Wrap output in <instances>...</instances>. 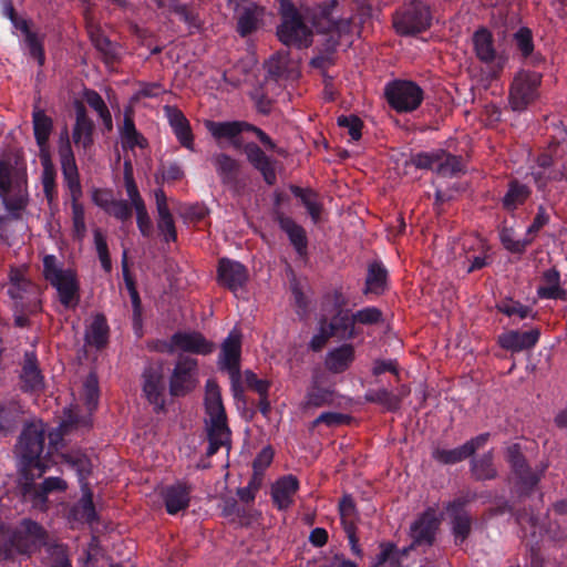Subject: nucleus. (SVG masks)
I'll return each instance as SVG.
<instances>
[{
	"mask_svg": "<svg viewBox=\"0 0 567 567\" xmlns=\"http://www.w3.org/2000/svg\"><path fill=\"white\" fill-rule=\"evenodd\" d=\"M120 136L124 150H134L135 147L143 148L146 146V140L136 131L133 120L127 115L124 117Z\"/></svg>",
	"mask_w": 567,
	"mask_h": 567,
	"instance_id": "nucleus-45",
	"label": "nucleus"
},
{
	"mask_svg": "<svg viewBox=\"0 0 567 567\" xmlns=\"http://www.w3.org/2000/svg\"><path fill=\"white\" fill-rule=\"evenodd\" d=\"M540 84V74L536 72H520L512 84L509 102L514 111H523L537 96Z\"/></svg>",
	"mask_w": 567,
	"mask_h": 567,
	"instance_id": "nucleus-13",
	"label": "nucleus"
},
{
	"mask_svg": "<svg viewBox=\"0 0 567 567\" xmlns=\"http://www.w3.org/2000/svg\"><path fill=\"white\" fill-rule=\"evenodd\" d=\"M45 425L42 421L27 424L19 437L17 454L21 477L19 486L23 499L34 508H43L47 504L48 494L54 491H65L66 482L60 477H48L41 484L34 480L41 477L49 464L41 456L44 446Z\"/></svg>",
	"mask_w": 567,
	"mask_h": 567,
	"instance_id": "nucleus-1",
	"label": "nucleus"
},
{
	"mask_svg": "<svg viewBox=\"0 0 567 567\" xmlns=\"http://www.w3.org/2000/svg\"><path fill=\"white\" fill-rule=\"evenodd\" d=\"M14 29L21 31L25 37V43L28 45L30 54L38 61L39 65L44 63V52L40 40L37 34L30 31L28 20L16 17L11 20Z\"/></svg>",
	"mask_w": 567,
	"mask_h": 567,
	"instance_id": "nucleus-38",
	"label": "nucleus"
},
{
	"mask_svg": "<svg viewBox=\"0 0 567 567\" xmlns=\"http://www.w3.org/2000/svg\"><path fill=\"white\" fill-rule=\"evenodd\" d=\"M528 196L529 189L525 185L514 182L509 185L503 204L507 209H515L518 205L523 204Z\"/></svg>",
	"mask_w": 567,
	"mask_h": 567,
	"instance_id": "nucleus-51",
	"label": "nucleus"
},
{
	"mask_svg": "<svg viewBox=\"0 0 567 567\" xmlns=\"http://www.w3.org/2000/svg\"><path fill=\"white\" fill-rule=\"evenodd\" d=\"M43 275L56 289L59 300L65 308H74L78 305L80 287L73 269L65 268L54 255H45Z\"/></svg>",
	"mask_w": 567,
	"mask_h": 567,
	"instance_id": "nucleus-7",
	"label": "nucleus"
},
{
	"mask_svg": "<svg viewBox=\"0 0 567 567\" xmlns=\"http://www.w3.org/2000/svg\"><path fill=\"white\" fill-rule=\"evenodd\" d=\"M412 163L417 168H430L441 176H452L462 168L457 156L445 153L442 150L417 153L412 157Z\"/></svg>",
	"mask_w": 567,
	"mask_h": 567,
	"instance_id": "nucleus-11",
	"label": "nucleus"
},
{
	"mask_svg": "<svg viewBox=\"0 0 567 567\" xmlns=\"http://www.w3.org/2000/svg\"><path fill=\"white\" fill-rule=\"evenodd\" d=\"M240 357H241V333L233 329L223 341L218 357V367L227 371L231 381L234 395L241 392L240 388Z\"/></svg>",
	"mask_w": 567,
	"mask_h": 567,
	"instance_id": "nucleus-8",
	"label": "nucleus"
},
{
	"mask_svg": "<svg viewBox=\"0 0 567 567\" xmlns=\"http://www.w3.org/2000/svg\"><path fill=\"white\" fill-rule=\"evenodd\" d=\"M172 347L185 352L206 355L214 350V343L199 332H177L172 337Z\"/></svg>",
	"mask_w": 567,
	"mask_h": 567,
	"instance_id": "nucleus-19",
	"label": "nucleus"
},
{
	"mask_svg": "<svg viewBox=\"0 0 567 567\" xmlns=\"http://www.w3.org/2000/svg\"><path fill=\"white\" fill-rule=\"evenodd\" d=\"M124 184L127 198L136 213L137 227L143 236H150L152 233V220L146 210L145 203L140 195L136 183L133 177L130 162H125Z\"/></svg>",
	"mask_w": 567,
	"mask_h": 567,
	"instance_id": "nucleus-16",
	"label": "nucleus"
},
{
	"mask_svg": "<svg viewBox=\"0 0 567 567\" xmlns=\"http://www.w3.org/2000/svg\"><path fill=\"white\" fill-rule=\"evenodd\" d=\"M197 384V361L188 357H181L174 368L169 381L173 395H184Z\"/></svg>",
	"mask_w": 567,
	"mask_h": 567,
	"instance_id": "nucleus-15",
	"label": "nucleus"
},
{
	"mask_svg": "<svg viewBox=\"0 0 567 567\" xmlns=\"http://www.w3.org/2000/svg\"><path fill=\"white\" fill-rule=\"evenodd\" d=\"M21 379L27 391H39L43 388V377L37 365L33 352H27L22 368Z\"/></svg>",
	"mask_w": 567,
	"mask_h": 567,
	"instance_id": "nucleus-35",
	"label": "nucleus"
},
{
	"mask_svg": "<svg viewBox=\"0 0 567 567\" xmlns=\"http://www.w3.org/2000/svg\"><path fill=\"white\" fill-rule=\"evenodd\" d=\"M537 295L543 299H563L565 297V291L560 288V276L556 269L551 268L543 274Z\"/></svg>",
	"mask_w": 567,
	"mask_h": 567,
	"instance_id": "nucleus-37",
	"label": "nucleus"
},
{
	"mask_svg": "<svg viewBox=\"0 0 567 567\" xmlns=\"http://www.w3.org/2000/svg\"><path fill=\"white\" fill-rule=\"evenodd\" d=\"M218 280L223 286L236 291L246 282L247 270L238 261L221 259L218 266Z\"/></svg>",
	"mask_w": 567,
	"mask_h": 567,
	"instance_id": "nucleus-22",
	"label": "nucleus"
},
{
	"mask_svg": "<svg viewBox=\"0 0 567 567\" xmlns=\"http://www.w3.org/2000/svg\"><path fill=\"white\" fill-rule=\"evenodd\" d=\"M463 502L457 499L447 506V513L452 517V532L456 544H462L471 532L472 519L463 509Z\"/></svg>",
	"mask_w": 567,
	"mask_h": 567,
	"instance_id": "nucleus-27",
	"label": "nucleus"
},
{
	"mask_svg": "<svg viewBox=\"0 0 567 567\" xmlns=\"http://www.w3.org/2000/svg\"><path fill=\"white\" fill-rule=\"evenodd\" d=\"M386 269L380 262H373L369 266L364 293L381 295L386 287Z\"/></svg>",
	"mask_w": 567,
	"mask_h": 567,
	"instance_id": "nucleus-41",
	"label": "nucleus"
},
{
	"mask_svg": "<svg viewBox=\"0 0 567 567\" xmlns=\"http://www.w3.org/2000/svg\"><path fill=\"white\" fill-rule=\"evenodd\" d=\"M431 23L429 8L416 2L403 13L396 14L393 20L394 28L400 34H415L426 30Z\"/></svg>",
	"mask_w": 567,
	"mask_h": 567,
	"instance_id": "nucleus-14",
	"label": "nucleus"
},
{
	"mask_svg": "<svg viewBox=\"0 0 567 567\" xmlns=\"http://www.w3.org/2000/svg\"><path fill=\"white\" fill-rule=\"evenodd\" d=\"M109 327L103 316L96 315L92 318L85 332V340L96 348L103 347L107 341Z\"/></svg>",
	"mask_w": 567,
	"mask_h": 567,
	"instance_id": "nucleus-42",
	"label": "nucleus"
},
{
	"mask_svg": "<svg viewBox=\"0 0 567 567\" xmlns=\"http://www.w3.org/2000/svg\"><path fill=\"white\" fill-rule=\"evenodd\" d=\"M440 519L436 511L426 509L411 526V535L416 544H432Z\"/></svg>",
	"mask_w": 567,
	"mask_h": 567,
	"instance_id": "nucleus-20",
	"label": "nucleus"
},
{
	"mask_svg": "<svg viewBox=\"0 0 567 567\" xmlns=\"http://www.w3.org/2000/svg\"><path fill=\"white\" fill-rule=\"evenodd\" d=\"M497 309L508 317L518 316L520 319L526 318L530 311L528 307L511 299L501 301Z\"/></svg>",
	"mask_w": 567,
	"mask_h": 567,
	"instance_id": "nucleus-59",
	"label": "nucleus"
},
{
	"mask_svg": "<svg viewBox=\"0 0 567 567\" xmlns=\"http://www.w3.org/2000/svg\"><path fill=\"white\" fill-rule=\"evenodd\" d=\"M280 12L282 22L278 27L277 34L279 40L286 45L308 47L311 43L312 28L317 32L332 33L341 35L350 27L349 20L336 21L327 10H305L302 13L297 11L289 0L280 1ZM333 38V35H331Z\"/></svg>",
	"mask_w": 567,
	"mask_h": 567,
	"instance_id": "nucleus-2",
	"label": "nucleus"
},
{
	"mask_svg": "<svg viewBox=\"0 0 567 567\" xmlns=\"http://www.w3.org/2000/svg\"><path fill=\"white\" fill-rule=\"evenodd\" d=\"M274 452L270 447H265L254 461L255 480L259 478L264 471L271 464Z\"/></svg>",
	"mask_w": 567,
	"mask_h": 567,
	"instance_id": "nucleus-62",
	"label": "nucleus"
},
{
	"mask_svg": "<svg viewBox=\"0 0 567 567\" xmlns=\"http://www.w3.org/2000/svg\"><path fill=\"white\" fill-rule=\"evenodd\" d=\"M539 339V331L533 329L525 332L508 331L498 337V343L503 349L519 352L533 348Z\"/></svg>",
	"mask_w": 567,
	"mask_h": 567,
	"instance_id": "nucleus-24",
	"label": "nucleus"
},
{
	"mask_svg": "<svg viewBox=\"0 0 567 567\" xmlns=\"http://www.w3.org/2000/svg\"><path fill=\"white\" fill-rule=\"evenodd\" d=\"M155 202L158 214V231L163 236L165 241H175L177 237L175 223L168 208L167 197L163 189L155 190Z\"/></svg>",
	"mask_w": 567,
	"mask_h": 567,
	"instance_id": "nucleus-23",
	"label": "nucleus"
},
{
	"mask_svg": "<svg viewBox=\"0 0 567 567\" xmlns=\"http://www.w3.org/2000/svg\"><path fill=\"white\" fill-rule=\"evenodd\" d=\"M216 171L224 183H230L236 178L238 164L228 155L218 154L213 157Z\"/></svg>",
	"mask_w": 567,
	"mask_h": 567,
	"instance_id": "nucleus-48",
	"label": "nucleus"
},
{
	"mask_svg": "<svg viewBox=\"0 0 567 567\" xmlns=\"http://www.w3.org/2000/svg\"><path fill=\"white\" fill-rule=\"evenodd\" d=\"M488 433L480 434L458 447L452 450H436L434 451L433 456L441 463L455 464L467 458L474 454L476 450L483 447L488 441Z\"/></svg>",
	"mask_w": 567,
	"mask_h": 567,
	"instance_id": "nucleus-18",
	"label": "nucleus"
},
{
	"mask_svg": "<svg viewBox=\"0 0 567 567\" xmlns=\"http://www.w3.org/2000/svg\"><path fill=\"white\" fill-rule=\"evenodd\" d=\"M338 124L340 127L347 128L351 141H359L361 137L362 122L354 115L339 116Z\"/></svg>",
	"mask_w": 567,
	"mask_h": 567,
	"instance_id": "nucleus-58",
	"label": "nucleus"
},
{
	"mask_svg": "<svg viewBox=\"0 0 567 567\" xmlns=\"http://www.w3.org/2000/svg\"><path fill=\"white\" fill-rule=\"evenodd\" d=\"M165 381L159 368H147L143 373V393L156 410L165 405Z\"/></svg>",
	"mask_w": 567,
	"mask_h": 567,
	"instance_id": "nucleus-17",
	"label": "nucleus"
},
{
	"mask_svg": "<svg viewBox=\"0 0 567 567\" xmlns=\"http://www.w3.org/2000/svg\"><path fill=\"white\" fill-rule=\"evenodd\" d=\"M474 50L477 58L485 63L496 62L498 66H502L504 59L502 55L496 53L493 43V37L486 29L476 31L473 35Z\"/></svg>",
	"mask_w": 567,
	"mask_h": 567,
	"instance_id": "nucleus-26",
	"label": "nucleus"
},
{
	"mask_svg": "<svg viewBox=\"0 0 567 567\" xmlns=\"http://www.w3.org/2000/svg\"><path fill=\"white\" fill-rule=\"evenodd\" d=\"M43 172H42V184L43 190L45 193L47 198L51 202L53 199L54 194V171L50 165V161H45L44 157H41Z\"/></svg>",
	"mask_w": 567,
	"mask_h": 567,
	"instance_id": "nucleus-60",
	"label": "nucleus"
},
{
	"mask_svg": "<svg viewBox=\"0 0 567 567\" xmlns=\"http://www.w3.org/2000/svg\"><path fill=\"white\" fill-rule=\"evenodd\" d=\"M354 360V348L351 344H341L327 352L324 365L332 373L346 371Z\"/></svg>",
	"mask_w": 567,
	"mask_h": 567,
	"instance_id": "nucleus-30",
	"label": "nucleus"
},
{
	"mask_svg": "<svg viewBox=\"0 0 567 567\" xmlns=\"http://www.w3.org/2000/svg\"><path fill=\"white\" fill-rule=\"evenodd\" d=\"M507 460L513 468L516 489L520 494H525L532 491L547 467L544 465L539 472L532 471L525 464V460L522 456L519 446L517 444H514L507 449Z\"/></svg>",
	"mask_w": 567,
	"mask_h": 567,
	"instance_id": "nucleus-12",
	"label": "nucleus"
},
{
	"mask_svg": "<svg viewBox=\"0 0 567 567\" xmlns=\"http://www.w3.org/2000/svg\"><path fill=\"white\" fill-rule=\"evenodd\" d=\"M246 153L249 162L261 172L265 181L268 184H272L276 179V174L271 159L255 144L247 145Z\"/></svg>",
	"mask_w": 567,
	"mask_h": 567,
	"instance_id": "nucleus-36",
	"label": "nucleus"
},
{
	"mask_svg": "<svg viewBox=\"0 0 567 567\" xmlns=\"http://www.w3.org/2000/svg\"><path fill=\"white\" fill-rule=\"evenodd\" d=\"M165 110L168 117V122L179 143L186 148L194 151L193 134L187 118L181 111L174 107L167 106Z\"/></svg>",
	"mask_w": 567,
	"mask_h": 567,
	"instance_id": "nucleus-31",
	"label": "nucleus"
},
{
	"mask_svg": "<svg viewBox=\"0 0 567 567\" xmlns=\"http://www.w3.org/2000/svg\"><path fill=\"white\" fill-rule=\"evenodd\" d=\"M90 426V419L87 416H79L74 408L64 411V417L60 426L49 433L50 445L56 447L62 436L69 433L72 429H82Z\"/></svg>",
	"mask_w": 567,
	"mask_h": 567,
	"instance_id": "nucleus-29",
	"label": "nucleus"
},
{
	"mask_svg": "<svg viewBox=\"0 0 567 567\" xmlns=\"http://www.w3.org/2000/svg\"><path fill=\"white\" fill-rule=\"evenodd\" d=\"M82 398L86 406V414L83 416H87L91 420V413L96 408L99 402V383L94 374H90L85 379L83 383Z\"/></svg>",
	"mask_w": 567,
	"mask_h": 567,
	"instance_id": "nucleus-49",
	"label": "nucleus"
},
{
	"mask_svg": "<svg viewBox=\"0 0 567 567\" xmlns=\"http://www.w3.org/2000/svg\"><path fill=\"white\" fill-rule=\"evenodd\" d=\"M472 471L478 480H491L495 477L496 470L493 465V457L491 453L484 454L481 458L474 460Z\"/></svg>",
	"mask_w": 567,
	"mask_h": 567,
	"instance_id": "nucleus-52",
	"label": "nucleus"
},
{
	"mask_svg": "<svg viewBox=\"0 0 567 567\" xmlns=\"http://www.w3.org/2000/svg\"><path fill=\"white\" fill-rule=\"evenodd\" d=\"M62 458L72 470L76 472L82 491V497L79 503L73 506L70 515L72 519L76 522L92 523L96 518V512L93 504V494L87 484L84 483L92 468L91 460L81 451H72L71 453L63 454Z\"/></svg>",
	"mask_w": 567,
	"mask_h": 567,
	"instance_id": "nucleus-6",
	"label": "nucleus"
},
{
	"mask_svg": "<svg viewBox=\"0 0 567 567\" xmlns=\"http://www.w3.org/2000/svg\"><path fill=\"white\" fill-rule=\"evenodd\" d=\"M281 229L287 234L291 245L299 256L306 255L307 237L305 229L291 218L282 217L279 220Z\"/></svg>",
	"mask_w": 567,
	"mask_h": 567,
	"instance_id": "nucleus-39",
	"label": "nucleus"
},
{
	"mask_svg": "<svg viewBox=\"0 0 567 567\" xmlns=\"http://www.w3.org/2000/svg\"><path fill=\"white\" fill-rule=\"evenodd\" d=\"M72 141L76 147L84 151L93 144V123L81 107L76 111L75 125L73 127Z\"/></svg>",
	"mask_w": 567,
	"mask_h": 567,
	"instance_id": "nucleus-33",
	"label": "nucleus"
},
{
	"mask_svg": "<svg viewBox=\"0 0 567 567\" xmlns=\"http://www.w3.org/2000/svg\"><path fill=\"white\" fill-rule=\"evenodd\" d=\"M468 241L472 243H464V248L468 250L466 251L465 256V259L468 264L466 271L472 272L482 269L484 266H486L487 262L483 241L478 238H473Z\"/></svg>",
	"mask_w": 567,
	"mask_h": 567,
	"instance_id": "nucleus-43",
	"label": "nucleus"
},
{
	"mask_svg": "<svg viewBox=\"0 0 567 567\" xmlns=\"http://www.w3.org/2000/svg\"><path fill=\"white\" fill-rule=\"evenodd\" d=\"M59 156L65 184L70 190L72 202H79L82 188L79 179L78 166L71 147L69 132L65 128L60 135Z\"/></svg>",
	"mask_w": 567,
	"mask_h": 567,
	"instance_id": "nucleus-10",
	"label": "nucleus"
},
{
	"mask_svg": "<svg viewBox=\"0 0 567 567\" xmlns=\"http://www.w3.org/2000/svg\"><path fill=\"white\" fill-rule=\"evenodd\" d=\"M22 413V406L16 401L0 403V434L8 435L17 424V417Z\"/></svg>",
	"mask_w": 567,
	"mask_h": 567,
	"instance_id": "nucleus-47",
	"label": "nucleus"
},
{
	"mask_svg": "<svg viewBox=\"0 0 567 567\" xmlns=\"http://www.w3.org/2000/svg\"><path fill=\"white\" fill-rule=\"evenodd\" d=\"M72 221L75 236L81 239L86 231L84 207L80 202H72Z\"/></svg>",
	"mask_w": 567,
	"mask_h": 567,
	"instance_id": "nucleus-57",
	"label": "nucleus"
},
{
	"mask_svg": "<svg viewBox=\"0 0 567 567\" xmlns=\"http://www.w3.org/2000/svg\"><path fill=\"white\" fill-rule=\"evenodd\" d=\"M33 130L37 144L39 146L40 157L48 161V142L52 132L53 122L43 110H34L32 114Z\"/></svg>",
	"mask_w": 567,
	"mask_h": 567,
	"instance_id": "nucleus-28",
	"label": "nucleus"
},
{
	"mask_svg": "<svg viewBox=\"0 0 567 567\" xmlns=\"http://www.w3.org/2000/svg\"><path fill=\"white\" fill-rule=\"evenodd\" d=\"M385 93L390 105L398 112H411L423 100L421 87L411 81L393 82L386 86Z\"/></svg>",
	"mask_w": 567,
	"mask_h": 567,
	"instance_id": "nucleus-9",
	"label": "nucleus"
},
{
	"mask_svg": "<svg viewBox=\"0 0 567 567\" xmlns=\"http://www.w3.org/2000/svg\"><path fill=\"white\" fill-rule=\"evenodd\" d=\"M47 532L41 525L22 519L14 528L0 533V560L13 557L14 554L31 555L45 544Z\"/></svg>",
	"mask_w": 567,
	"mask_h": 567,
	"instance_id": "nucleus-4",
	"label": "nucleus"
},
{
	"mask_svg": "<svg viewBox=\"0 0 567 567\" xmlns=\"http://www.w3.org/2000/svg\"><path fill=\"white\" fill-rule=\"evenodd\" d=\"M8 293L22 307L25 302L37 300V287L25 278L24 272L20 269L11 270Z\"/></svg>",
	"mask_w": 567,
	"mask_h": 567,
	"instance_id": "nucleus-21",
	"label": "nucleus"
},
{
	"mask_svg": "<svg viewBox=\"0 0 567 567\" xmlns=\"http://www.w3.org/2000/svg\"><path fill=\"white\" fill-rule=\"evenodd\" d=\"M163 496L167 513L174 515L188 506L189 488L185 484L177 483L168 486Z\"/></svg>",
	"mask_w": 567,
	"mask_h": 567,
	"instance_id": "nucleus-34",
	"label": "nucleus"
},
{
	"mask_svg": "<svg viewBox=\"0 0 567 567\" xmlns=\"http://www.w3.org/2000/svg\"><path fill=\"white\" fill-rule=\"evenodd\" d=\"M336 393L330 388H321L315 379L305 399L306 406L320 408L334 402Z\"/></svg>",
	"mask_w": 567,
	"mask_h": 567,
	"instance_id": "nucleus-46",
	"label": "nucleus"
},
{
	"mask_svg": "<svg viewBox=\"0 0 567 567\" xmlns=\"http://www.w3.org/2000/svg\"><path fill=\"white\" fill-rule=\"evenodd\" d=\"M296 196L301 199L312 220L317 223L321 214V205L317 200V195L309 189L298 188Z\"/></svg>",
	"mask_w": 567,
	"mask_h": 567,
	"instance_id": "nucleus-55",
	"label": "nucleus"
},
{
	"mask_svg": "<svg viewBox=\"0 0 567 567\" xmlns=\"http://www.w3.org/2000/svg\"><path fill=\"white\" fill-rule=\"evenodd\" d=\"M515 41L517 48L522 51V53L526 56L532 53L534 45L532 40V32L527 28H520L515 33Z\"/></svg>",
	"mask_w": 567,
	"mask_h": 567,
	"instance_id": "nucleus-64",
	"label": "nucleus"
},
{
	"mask_svg": "<svg viewBox=\"0 0 567 567\" xmlns=\"http://www.w3.org/2000/svg\"><path fill=\"white\" fill-rule=\"evenodd\" d=\"M381 319V311L375 307H367L357 311L351 317L342 316L339 317L340 323L343 326L342 337L353 338L355 334L354 322L363 324H372Z\"/></svg>",
	"mask_w": 567,
	"mask_h": 567,
	"instance_id": "nucleus-32",
	"label": "nucleus"
},
{
	"mask_svg": "<svg viewBox=\"0 0 567 567\" xmlns=\"http://www.w3.org/2000/svg\"><path fill=\"white\" fill-rule=\"evenodd\" d=\"M262 9L255 3L244 7L243 12L238 14V32L240 35L245 37L257 29Z\"/></svg>",
	"mask_w": 567,
	"mask_h": 567,
	"instance_id": "nucleus-44",
	"label": "nucleus"
},
{
	"mask_svg": "<svg viewBox=\"0 0 567 567\" xmlns=\"http://www.w3.org/2000/svg\"><path fill=\"white\" fill-rule=\"evenodd\" d=\"M86 103L99 114L104 125L110 130L112 127V116L103 99L94 91L85 93Z\"/></svg>",
	"mask_w": 567,
	"mask_h": 567,
	"instance_id": "nucleus-53",
	"label": "nucleus"
},
{
	"mask_svg": "<svg viewBox=\"0 0 567 567\" xmlns=\"http://www.w3.org/2000/svg\"><path fill=\"white\" fill-rule=\"evenodd\" d=\"M0 200L11 219H21L29 206L28 175L10 159H0Z\"/></svg>",
	"mask_w": 567,
	"mask_h": 567,
	"instance_id": "nucleus-3",
	"label": "nucleus"
},
{
	"mask_svg": "<svg viewBox=\"0 0 567 567\" xmlns=\"http://www.w3.org/2000/svg\"><path fill=\"white\" fill-rule=\"evenodd\" d=\"M340 320L336 318L334 321L328 327L324 323L320 324L319 331L311 338L310 348L313 351L320 350L328 339L338 331Z\"/></svg>",
	"mask_w": 567,
	"mask_h": 567,
	"instance_id": "nucleus-54",
	"label": "nucleus"
},
{
	"mask_svg": "<svg viewBox=\"0 0 567 567\" xmlns=\"http://www.w3.org/2000/svg\"><path fill=\"white\" fill-rule=\"evenodd\" d=\"M90 33L91 39L99 51L103 52L107 58L111 59L116 56V48L106 37L101 34L99 31H90Z\"/></svg>",
	"mask_w": 567,
	"mask_h": 567,
	"instance_id": "nucleus-61",
	"label": "nucleus"
},
{
	"mask_svg": "<svg viewBox=\"0 0 567 567\" xmlns=\"http://www.w3.org/2000/svg\"><path fill=\"white\" fill-rule=\"evenodd\" d=\"M408 393L405 389H402L400 394H394L385 389L379 390L374 393L372 400L383 404L388 410H395L399 408L402 396Z\"/></svg>",
	"mask_w": 567,
	"mask_h": 567,
	"instance_id": "nucleus-56",
	"label": "nucleus"
},
{
	"mask_svg": "<svg viewBox=\"0 0 567 567\" xmlns=\"http://www.w3.org/2000/svg\"><path fill=\"white\" fill-rule=\"evenodd\" d=\"M158 8L173 12L179 17L189 28H197L194 17L188 12L185 4L179 3L177 0H154Z\"/></svg>",
	"mask_w": 567,
	"mask_h": 567,
	"instance_id": "nucleus-50",
	"label": "nucleus"
},
{
	"mask_svg": "<svg viewBox=\"0 0 567 567\" xmlns=\"http://www.w3.org/2000/svg\"><path fill=\"white\" fill-rule=\"evenodd\" d=\"M205 406L208 419L206 421L209 445L207 454H215L221 446L229 447L230 431L226 423V413L221 402L220 391L214 381H207Z\"/></svg>",
	"mask_w": 567,
	"mask_h": 567,
	"instance_id": "nucleus-5",
	"label": "nucleus"
},
{
	"mask_svg": "<svg viewBox=\"0 0 567 567\" xmlns=\"http://www.w3.org/2000/svg\"><path fill=\"white\" fill-rule=\"evenodd\" d=\"M206 128L215 138L231 140L239 135L246 128H250V124L245 122H214L207 121Z\"/></svg>",
	"mask_w": 567,
	"mask_h": 567,
	"instance_id": "nucleus-40",
	"label": "nucleus"
},
{
	"mask_svg": "<svg viewBox=\"0 0 567 567\" xmlns=\"http://www.w3.org/2000/svg\"><path fill=\"white\" fill-rule=\"evenodd\" d=\"M299 488L298 480L292 475L279 478L271 487L274 503L279 509L288 508L292 503Z\"/></svg>",
	"mask_w": 567,
	"mask_h": 567,
	"instance_id": "nucleus-25",
	"label": "nucleus"
},
{
	"mask_svg": "<svg viewBox=\"0 0 567 567\" xmlns=\"http://www.w3.org/2000/svg\"><path fill=\"white\" fill-rule=\"evenodd\" d=\"M132 205L123 199H114L106 213L120 220H126L132 216Z\"/></svg>",
	"mask_w": 567,
	"mask_h": 567,
	"instance_id": "nucleus-63",
	"label": "nucleus"
}]
</instances>
